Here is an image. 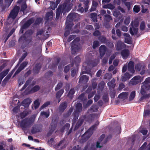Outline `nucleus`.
Returning <instances> with one entry per match:
<instances>
[{
  "label": "nucleus",
  "mask_w": 150,
  "mask_h": 150,
  "mask_svg": "<svg viewBox=\"0 0 150 150\" xmlns=\"http://www.w3.org/2000/svg\"><path fill=\"white\" fill-rule=\"evenodd\" d=\"M105 135L103 134L100 136L97 142L96 145L94 144H91L87 145L84 148L83 150H96V148H100L102 147L104 144L106 142L103 141V140L105 137ZM71 150H80V148L79 146H74L73 147Z\"/></svg>",
  "instance_id": "nucleus-1"
},
{
  "label": "nucleus",
  "mask_w": 150,
  "mask_h": 150,
  "mask_svg": "<svg viewBox=\"0 0 150 150\" xmlns=\"http://www.w3.org/2000/svg\"><path fill=\"white\" fill-rule=\"evenodd\" d=\"M142 84L143 85L142 86L140 91V94L142 96L139 99L140 101L150 97V95L147 94L144 89V88L146 90H148L150 89V77L146 78Z\"/></svg>",
  "instance_id": "nucleus-2"
},
{
  "label": "nucleus",
  "mask_w": 150,
  "mask_h": 150,
  "mask_svg": "<svg viewBox=\"0 0 150 150\" xmlns=\"http://www.w3.org/2000/svg\"><path fill=\"white\" fill-rule=\"evenodd\" d=\"M71 4L69 3L65 2L63 4L59 5L56 12V19H58L60 14L63 13L64 14L68 12L71 9Z\"/></svg>",
  "instance_id": "nucleus-3"
},
{
  "label": "nucleus",
  "mask_w": 150,
  "mask_h": 150,
  "mask_svg": "<svg viewBox=\"0 0 150 150\" xmlns=\"http://www.w3.org/2000/svg\"><path fill=\"white\" fill-rule=\"evenodd\" d=\"M33 33V31L32 29L28 30L24 34L21 36L19 39V41L23 43L28 44L32 41V35Z\"/></svg>",
  "instance_id": "nucleus-4"
},
{
  "label": "nucleus",
  "mask_w": 150,
  "mask_h": 150,
  "mask_svg": "<svg viewBox=\"0 0 150 150\" xmlns=\"http://www.w3.org/2000/svg\"><path fill=\"white\" fill-rule=\"evenodd\" d=\"M79 38H77L71 43V52L73 54H75L80 49V45L79 43Z\"/></svg>",
  "instance_id": "nucleus-5"
},
{
  "label": "nucleus",
  "mask_w": 150,
  "mask_h": 150,
  "mask_svg": "<svg viewBox=\"0 0 150 150\" xmlns=\"http://www.w3.org/2000/svg\"><path fill=\"white\" fill-rule=\"evenodd\" d=\"M20 10L19 6H15L11 11L8 16V18H11L14 20L17 16Z\"/></svg>",
  "instance_id": "nucleus-6"
},
{
  "label": "nucleus",
  "mask_w": 150,
  "mask_h": 150,
  "mask_svg": "<svg viewBox=\"0 0 150 150\" xmlns=\"http://www.w3.org/2000/svg\"><path fill=\"white\" fill-rule=\"evenodd\" d=\"M96 125H94L91 127L82 136V138L86 140L89 138L92 135L93 132L96 129Z\"/></svg>",
  "instance_id": "nucleus-7"
},
{
  "label": "nucleus",
  "mask_w": 150,
  "mask_h": 150,
  "mask_svg": "<svg viewBox=\"0 0 150 150\" xmlns=\"http://www.w3.org/2000/svg\"><path fill=\"white\" fill-rule=\"evenodd\" d=\"M79 14L75 13H70L67 18L66 23L72 22L73 21L77 20Z\"/></svg>",
  "instance_id": "nucleus-8"
},
{
  "label": "nucleus",
  "mask_w": 150,
  "mask_h": 150,
  "mask_svg": "<svg viewBox=\"0 0 150 150\" xmlns=\"http://www.w3.org/2000/svg\"><path fill=\"white\" fill-rule=\"evenodd\" d=\"M141 77L140 76H136L134 77L129 82L130 84L136 85L141 82Z\"/></svg>",
  "instance_id": "nucleus-9"
},
{
  "label": "nucleus",
  "mask_w": 150,
  "mask_h": 150,
  "mask_svg": "<svg viewBox=\"0 0 150 150\" xmlns=\"http://www.w3.org/2000/svg\"><path fill=\"white\" fill-rule=\"evenodd\" d=\"M33 122H16V125L22 128L23 129L29 128L32 125Z\"/></svg>",
  "instance_id": "nucleus-10"
},
{
  "label": "nucleus",
  "mask_w": 150,
  "mask_h": 150,
  "mask_svg": "<svg viewBox=\"0 0 150 150\" xmlns=\"http://www.w3.org/2000/svg\"><path fill=\"white\" fill-rule=\"evenodd\" d=\"M125 44L120 40H118L117 42L116 45V50H117L118 51H120L125 48Z\"/></svg>",
  "instance_id": "nucleus-11"
},
{
  "label": "nucleus",
  "mask_w": 150,
  "mask_h": 150,
  "mask_svg": "<svg viewBox=\"0 0 150 150\" xmlns=\"http://www.w3.org/2000/svg\"><path fill=\"white\" fill-rule=\"evenodd\" d=\"M98 64V61L96 59H95L93 60H89L88 61L87 65L90 67L89 69H91L92 68L96 66Z\"/></svg>",
  "instance_id": "nucleus-12"
},
{
  "label": "nucleus",
  "mask_w": 150,
  "mask_h": 150,
  "mask_svg": "<svg viewBox=\"0 0 150 150\" xmlns=\"http://www.w3.org/2000/svg\"><path fill=\"white\" fill-rule=\"evenodd\" d=\"M34 21V19L33 18H31L26 21L21 27L23 29H25L28 28Z\"/></svg>",
  "instance_id": "nucleus-13"
},
{
  "label": "nucleus",
  "mask_w": 150,
  "mask_h": 150,
  "mask_svg": "<svg viewBox=\"0 0 150 150\" xmlns=\"http://www.w3.org/2000/svg\"><path fill=\"white\" fill-rule=\"evenodd\" d=\"M89 78L88 76L83 75L79 78V83H86L89 80Z\"/></svg>",
  "instance_id": "nucleus-14"
},
{
  "label": "nucleus",
  "mask_w": 150,
  "mask_h": 150,
  "mask_svg": "<svg viewBox=\"0 0 150 150\" xmlns=\"http://www.w3.org/2000/svg\"><path fill=\"white\" fill-rule=\"evenodd\" d=\"M98 39L101 43H109L111 46H113V44L112 42H110L106 38L105 36H100L98 38Z\"/></svg>",
  "instance_id": "nucleus-15"
},
{
  "label": "nucleus",
  "mask_w": 150,
  "mask_h": 150,
  "mask_svg": "<svg viewBox=\"0 0 150 150\" xmlns=\"http://www.w3.org/2000/svg\"><path fill=\"white\" fill-rule=\"evenodd\" d=\"M31 101L29 98H27L25 99L22 102L21 105L23 106L25 108H28L30 104L31 103Z\"/></svg>",
  "instance_id": "nucleus-16"
},
{
  "label": "nucleus",
  "mask_w": 150,
  "mask_h": 150,
  "mask_svg": "<svg viewBox=\"0 0 150 150\" xmlns=\"http://www.w3.org/2000/svg\"><path fill=\"white\" fill-rule=\"evenodd\" d=\"M107 49L106 47L104 45H101L99 47V52L101 57H103Z\"/></svg>",
  "instance_id": "nucleus-17"
},
{
  "label": "nucleus",
  "mask_w": 150,
  "mask_h": 150,
  "mask_svg": "<svg viewBox=\"0 0 150 150\" xmlns=\"http://www.w3.org/2000/svg\"><path fill=\"white\" fill-rule=\"evenodd\" d=\"M121 54L123 59L127 58L129 55V51L128 49H124L121 52Z\"/></svg>",
  "instance_id": "nucleus-18"
},
{
  "label": "nucleus",
  "mask_w": 150,
  "mask_h": 150,
  "mask_svg": "<svg viewBox=\"0 0 150 150\" xmlns=\"http://www.w3.org/2000/svg\"><path fill=\"white\" fill-rule=\"evenodd\" d=\"M134 62L132 61H130L128 64L127 69L129 71L133 73L135 71L134 69Z\"/></svg>",
  "instance_id": "nucleus-19"
},
{
  "label": "nucleus",
  "mask_w": 150,
  "mask_h": 150,
  "mask_svg": "<svg viewBox=\"0 0 150 150\" xmlns=\"http://www.w3.org/2000/svg\"><path fill=\"white\" fill-rule=\"evenodd\" d=\"M41 68V65L40 63L36 64L33 69V72L34 74H38L39 73Z\"/></svg>",
  "instance_id": "nucleus-20"
},
{
  "label": "nucleus",
  "mask_w": 150,
  "mask_h": 150,
  "mask_svg": "<svg viewBox=\"0 0 150 150\" xmlns=\"http://www.w3.org/2000/svg\"><path fill=\"white\" fill-rule=\"evenodd\" d=\"M78 99L83 103H85L87 100V98L85 96V93H81L79 96Z\"/></svg>",
  "instance_id": "nucleus-21"
},
{
  "label": "nucleus",
  "mask_w": 150,
  "mask_h": 150,
  "mask_svg": "<svg viewBox=\"0 0 150 150\" xmlns=\"http://www.w3.org/2000/svg\"><path fill=\"white\" fill-rule=\"evenodd\" d=\"M138 30V28L132 27L129 28V31L131 35H134L137 34Z\"/></svg>",
  "instance_id": "nucleus-22"
},
{
  "label": "nucleus",
  "mask_w": 150,
  "mask_h": 150,
  "mask_svg": "<svg viewBox=\"0 0 150 150\" xmlns=\"http://www.w3.org/2000/svg\"><path fill=\"white\" fill-rule=\"evenodd\" d=\"M42 129V127L41 126H33L32 130V132L33 133L40 132Z\"/></svg>",
  "instance_id": "nucleus-23"
},
{
  "label": "nucleus",
  "mask_w": 150,
  "mask_h": 150,
  "mask_svg": "<svg viewBox=\"0 0 150 150\" xmlns=\"http://www.w3.org/2000/svg\"><path fill=\"white\" fill-rule=\"evenodd\" d=\"M53 13L52 11L50 12H47L46 14L45 17V19L47 21H48L50 19L51 20L53 18Z\"/></svg>",
  "instance_id": "nucleus-24"
},
{
  "label": "nucleus",
  "mask_w": 150,
  "mask_h": 150,
  "mask_svg": "<svg viewBox=\"0 0 150 150\" xmlns=\"http://www.w3.org/2000/svg\"><path fill=\"white\" fill-rule=\"evenodd\" d=\"M56 126L54 122H52L49 127L50 131L47 134V136H49L51 134L52 132L54 131L55 129Z\"/></svg>",
  "instance_id": "nucleus-25"
},
{
  "label": "nucleus",
  "mask_w": 150,
  "mask_h": 150,
  "mask_svg": "<svg viewBox=\"0 0 150 150\" xmlns=\"http://www.w3.org/2000/svg\"><path fill=\"white\" fill-rule=\"evenodd\" d=\"M76 110L74 112H78L79 113L81 112L82 109V105L80 103H77L75 106Z\"/></svg>",
  "instance_id": "nucleus-26"
},
{
  "label": "nucleus",
  "mask_w": 150,
  "mask_h": 150,
  "mask_svg": "<svg viewBox=\"0 0 150 150\" xmlns=\"http://www.w3.org/2000/svg\"><path fill=\"white\" fill-rule=\"evenodd\" d=\"M64 92V90L63 89H61L57 91L56 94V97L57 99H59L58 103H59L61 100L60 98L63 94Z\"/></svg>",
  "instance_id": "nucleus-27"
},
{
  "label": "nucleus",
  "mask_w": 150,
  "mask_h": 150,
  "mask_svg": "<svg viewBox=\"0 0 150 150\" xmlns=\"http://www.w3.org/2000/svg\"><path fill=\"white\" fill-rule=\"evenodd\" d=\"M67 103L66 102H63L60 104L59 107V110L60 111H64L67 107Z\"/></svg>",
  "instance_id": "nucleus-28"
},
{
  "label": "nucleus",
  "mask_w": 150,
  "mask_h": 150,
  "mask_svg": "<svg viewBox=\"0 0 150 150\" xmlns=\"http://www.w3.org/2000/svg\"><path fill=\"white\" fill-rule=\"evenodd\" d=\"M40 87L39 85H35L30 90L28 93H31L37 92L40 90Z\"/></svg>",
  "instance_id": "nucleus-29"
},
{
  "label": "nucleus",
  "mask_w": 150,
  "mask_h": 150,
  "mask_svg": "<svg viewBox=\"0 0 150 150\" xmlns=\"http://www.w3.org/2000/svg\"><path fill=\"white\" fill-rule=\"evenodd\" d=\"M128 92H122L118 96V98L123 100L126 99L128 98Z\"/></svg>",
  "instance_id": "nucleus-30"
},
{
  "label": "nucleus",
  "mask_w": 150,
  "mask_h": 150,
  "mask_svg": "<svg viewBox=\"0 0 150 150\" xmlns=\"http://www.w3.org/2000/svg\"><path fill=\"white\" fill-rule=\"evenodd\" d=\"M35 117L36 116L35 115H32L30 118L25 119L21 122H34Z\"/></svg>",
  "instance_id": "nucleus-31"
},
{
  "label": "nucleus",
  "mask_w": 150,
  "mask_h": 150,
  "mask_svg": "<svg viewBox=\"0 0 150 150\" xmlns=\"http://www.w3.org/2000/svg\"><path fill=\"white\" fill-rule=\"evenodd\" d=\"M65 24L66 25L65 29H68L72 30V28L74 24L71 22H67L66 21Z\"/></svg>",
  "instance_id": "nucleus-32"
},
{
  "label": "nucleus",
  "mask_w": 150,
  "mask_h": 150,
  "mask_svg": "<svg viewBox=\"0 0 150 150\" xmlns=\"http://www.w3.org/2000/svg\"><path fill=\"white\" fill-rule=\"evenodd\" d=\"M115 80L113 79L110 81L108 83V85L109 86L110 89L112 88L115 87Z\"/></svg>",
  "instance_id": "nucleus-33"
},
{
  "label": "nucleus",
  "mask_w": 150,
  "mask_h": 150,
  "mask_svg": "<svg viewBox=\"0 0 150 150\" xmlns=\"http://www.w3.org/2000/svg\"><path fill=\"white\" fill-rule=\"evenodd\" d=\"M79 115V113L77 112H74L73 114V119L72 122H76Z\"/></svg>",
  "instance_id": "nucleus-34"
},
{
  "label": "nucleus",
  "mask_w": 150,
  "mask_h": 150,
  "mask_svg": "<svg viewBox=\"0 0 150 150\" xmlns=\"http://www.w3.org/2000/svg\"><path fill=\"white\" fill-rule=\"evenodd\" d=\"M13 74V72H12V71L10 72L4 79L3 81V83H5L6 84L7 82L10 79Z\"/></svg>",
  "instance_id": "nucleus-35"
},
{
  "label": "nucleus",
  "mask_w": 150,
  "mask_h": 150,
  "mask_svg": "<svg viewBox=\"0 0 150 150\" xmlns=\"http://www.w3.org/2000/svg\"><path fill=\"white\" fill-rule=\"evenodd\" d=\"M91 18L95 22L97 21V15L96 13H92L90 14Z\"/></svg>",
  "instance_id": "nucleus-36"
},
{
  "label": "nucleus",
  "mask_w": 150,
  "mask_h": 150,
  "mask_svg": "<svg viewBox=\"0 0 150 150\" xmlns=\"http://www.w3.org/2000/svg\"><path fill=\"white\" fill-rule=\"evenodd\" d=\"M81 60V58L79 56H77L76 57L74 58L73 63V64H74V63L76 66H77L80 62Z\"/></svg>",
  "instance_id": "nucleus-37"
},
{
  "label": "nucleus",
  "mask_w": 150,
  "mask_h": 150,
  "mask_svg": "<svg viewBox=\"0 0 150 150\" xmlns=\"http://www.w3.org/2000/svg\"><path fill=\"white\" fill-rule=\"evenodd\" d=\"M75 92V91L74 88L71 89L68 93V96L70 98H72L73 96V95L74 94Z\"/></svg>",
  "instance_id": "nucleus-38"
},
{
  "label": "nucleus",
  "mask_w": 150,
  "mask_h": 150,
  "mask_svg": "<svg viewBox=\"0 0 150 150\" xmlns=\"http://www.w3.org/2000/svg\"><path fill=\"white\" fill-rule=\"evenodd\" d=\"M43 19L42 18L40 17L37 18L35 20L34 24L35 25H39L42 22Z\"/></svg>",
  "instance_id": "nucleus-39"
},
{
  "label": "nucleus",
  "mask_w": 150,
  "mask_h": 150,
  "mask_svg": "<svg viewBox=\"0 0 150 150\" xmlns=\"http://www.w3.org/2000/svg\"><path fill=\"white\" fill-rule=\"evenodd\" d=\"M64 84V82H59L56 86L55 87L54 90L55 91H57L60 88H61L62 86H63Z\"/></svg>",
  "instance_id": "nucleus-40"
},
{
  "label": "nucleus",
  "mask_w": 150,
  "mask_h": 150,
  "mask_svg": "<svg viewBox=\"0 0 150 150\" xmlns=\"http://www.w3.org/2000/svg\"><path fill=\"white\" fill-rule=\"evenodd\" d=\"M93 101L92 100H89L86 103H83V106L84 108H87L92 104Z\"/></svg>",
  "instance_id": "nucleus-41"
},
{
  "label": "nucleus",
  "mask_w": 150,
  "mask_h": 150,
  "mask_svg": "<svg viewBox=\"0 0 150 150\" xmlns=\"http://www.w3.org/2000/svg\"><path fill=\"white\" fill-rule=\"evenodd\" d=\"M136 96V93L135 91H132L130 93L129 97V100L131 101L133 100L134 98Z\"/></svg>",
  "instance_id": "nucleus-42"
},
{
  "label": "nucleus",
  "mask_w": 150,
  "mask_h": 150,
  "mask_svg": "<svg viewBox=\"0 0 150 150\" xmlns=\"http://www.w3.org/2000/svg\"><path fill=\"white\" fill-rule=\"evenodd\" d=\"M27 6L26 3H23L21 6L20 11L24 12L27 8Z\"/></svg>",
  "instance_id": "nucleus-43"
},
{
  "label": "nucleus",
  "mask_w": 150,
  "mask_h": 150,
  "mask_svg": "<svg viewBox=\"0 0 150 150\" xmlns=\"http://www.w3.org/2000/svg\"><path fill=\"white\" fill-rule=\"evenodd\" d=\"M15 29L13 28L12 29V30H11L10 33H9V34H8V35H7L6 37L5 40L4 41V42L5 43L7 41V40L8 39V38H9V37L13 34V33L15 32Z\"/></svg>",
  "instance_id": "nucleus-44"
},
{
  "label": "nucleus",
  "mask_w": 150,
  "mask_h": 150,
  "mask_svg": "<svg viewBox=\"0 0 150 150\" xmlns=\"http://www.w3.org/2000/svg\"><path fill=\"white\" fill-rule=\"evenodd\" d=\"M146 26L145 25V23L144 21H142L141 22L140 25V29L141 31H144L145 28Z\"/></svg>",
  "instance_id": "nucleus-45"
},
{
  "label": "nucleus",
  "mask_w": 150,
  "mask_h": 150,
  "mask_svg": "<svg viewBox=\"0 0 150 150\" xmlns=\"http://www.w3.org/2000/svg\"><path fill=\"white\" fill-rule=\"evenodd\" d=\"M27 63L26 62H24L22 63L18 69H17V71L16 72H16L19 70V69H23L27 65Z\"/></svg>",
  "instance_id": "nucleus-46"
},
{
  "label": "nucleus",
  "mask_w": 150,
  "mask_h": 150,
  "mask_svg": "<svg viewBox=\"0 0 150 150\" xmlns=\"http://www.w3.org/2000/svg\"><path fill=\"white\" fill-rule=\"evenodd\" d=\"M150 115V110L146 109L145 110L144 112V117H146L147 116H149Z\"/></svg>",
  "instance_id": "nucleus-47"
},
{
  "label": "nucleus",
  "mask_w": 150,
  "mask_h": 150,
  "mask_svg": "<svg viewBox=\"0 0 150 150\" xmlns=\"http://www.w3.org/2000/svg\"><path fill=\"white\" fill-rule=\"evenodd\" d=\"M70 65L71 66V67L73 66V64H69L65 67L64 70V71L65 73H67L69 71L70 69Z\"/></svg>",
  "instance_id": "nucleus-48"
},
{
  "label": "nucleus",
  "mask_w": 150,
  "mask_h": 150,
  "mask_svg": "<svg viewBox=\"0 0 150 150\" xmlns=\"http://www.w3.org/2000/svg\"><path fill=\"white\" fill-rule=\"evenodd\" d=\"M28 114V112L23 111L20 114V116L21 118L23 119Z\"/></svg>",
  "instance_id": "nucleus-49"
},
{
  "label": "nucleus",
  "mask_w": 150,
  "mask_h": 150,
  "mask_svg": "<svg viewBox=\"0 0 150 150\" xmlns=\"http://www.w3.org/2000/svg\"><path fill=\"white\" fill-rule=\"evenodd\" d=\"M5 6L6 3H5V2L3 4V0H0V7L2 8L3 11H4L6 8H7V7Z\"/></svg>",
  "instance_id": "nucleus-50"
},
{
  "label": "nucleus",
  "mask_w": 150,
  "mask_h": 150,
  "mask_svg": "<svg viewBox=\"0 0 150 150\" xmlns=\"http://www.w3.org/2000/svg\"><path fill=\"white\" fill-rule=\"evenodd\" d=\"M103 8H108L109 9L112 10L115 7L112 4H110L103 6Z\"/></svg>",
  "instance_id": "nucleus-51"
},
{
  "label": "nucleus",
  "mask_w": 150,
  "mask_h": 150,
  "mask_svg": "<svg viewBox=\"0 0 150 150\" xmlns=\"http://www.w3.org/2000/svg\"><path fill=\"white\" fill-rule=\"evenodd\" d=\"M104 20L107 22H109L112 20L111 17L109 15L105 14L104 15Z\"/></svg>",
  "instance_id": "nucleus-52"
},
{
  "label": "nucleus",
  "mask_w": 150,
  "mask_h": 150,
  "mask_svg": "<svg viewBox=\"0 0 150 150\" xmlns=\"http://www.w3.org/2000/svg\"><path fill=\"white\" fill-rule=\"evenodd\" d=\"M99 46V44L98 41L96 40L93 42L92 47L93 49H96Z\"/></svg>",
  "instance_id": "nucleus-53"
},
{
  "label": "nucleus",
  "mask_w": 150,
  "mask_h": 150,
  "mask_svg": "<svg viewBox=\"0 0 150 150\" xmlns=\"http://www.w3.org/2000/svg\"><path fill=\"white\" fill-rule=\"evenodd\" d=\"M140 8L139 6L137 5H135L133 8V11L134 12L136 13H138L140 11Z\"/></svg>",
  "instance_id": "nucleus-54"
},
{
  "label": "nucleus",
  "mask_w": 150,
  "mask_h": 150,
  "mask_svg": "<svg viewBox=\"0 0 150 150\" xmlns=\"http://www.w3.org/2000/svg\"><path fill=\"white\" fill-rule=\"evenodd\" d=\"M40 105V103L38 100H35L34 102V107L35 109L38 108Z\"/></svg>",
  "instance_id": "nucleus-55"
},
{
  "label": "nucleus",
  "mask_w": 150,
  "mask_h": 150,
  "mask_svg": "<svg viewBox=\"0 0 150 150\" xmlns=\"http://www.w3.org/2000/svg\"><path fill=\"white\" fill-rule=\"evenodd\" d=\"M9 71V69H7L2 72L0 74L4 78L8 74Z\"/></svg>",
  "instance_id": "nucleus-56"
},
{
  "label": "nucleus",
  "mask_w": 150,
  "mask_h": 150,
  "mask_svg": "<svg viewBox=\"0 0 150 150\" xmlns=\"http://www.w3.org/2000/svg\"><path fill=\"white\" fill-rule=\"evenodd\" d=\"M116 93V91L115 90H113L110 91V95L112 98H114Z\"/></svg>",
  "instance_id": "nucleus-57"
},
{
  "label": "nucleus",
  "mask_w": 150,
  "mask_h": 150,
  "mask_svg": "<svg viewBox=\"0 0 150 150\" xmlns=\"http://www.w3.org/2000/svg\"><path fill=\"white\" fill-rule=\"evenodd\" d=\"M88 3L89 2L88 1H86L84 2V10L86 12H87L88 11L89 6H88Z\"/></svg>",
  "instance_id": "nucleus-58"
},
{
  "label": "nucleus",
  "mask_w": 150,
  "mask_h": 150,
  "mask_svg": "<svg viewBox=\"0 0 150 150\" xmlns=\"http://www.w3.org/2000/svg\"><path fill=\"white\" fill-rule=\"evenodd\" d=\"M13 0H5V3H6V6L8 8L10 5L11 3Z\"/></svg>",
  "instance_id": "nucleus-59"
},
{
  "label": "nucleus",
  "mask_w": 150,
  "mask_h": 150,
  "mask_svg": "<svg viewBox=\"0 0 150 150\" xmlns=\"http://www.w3.org/2000/svg\"><path fill=\"white\" fill-rule=\"evenodd\" d=\"M132 27H134L137 28L139 26V22L138 21L136 20L134 22H132Z\"/></svg>",
  "instance_id": "nucleus-60"
},
{
  "label": "nucleus",
  "mask_w": 150,
  "mask_h": 150,
  "mask_svg": "<svg viewBox=\"0 0 150 150\" xmlns=\"http://www.w3.org/2000/svg\"><path fill=\"white\" fill-rule=\"evenodd\" d=\"M50 103L49 101H47L45 103L40 107V108L41 109H43L47 107L48 105H50Z\"/></svg>",
  "instance_id": "nucleus-61"
},
{
  "label": "nucleus",
  "mask_w": 150,
  "mask_h": 150,
  "mask_svg": "<svg viewBox=\"0 0 150 150\" xmlns=\"http://www.w3.org/2000/svg\"><path fill=\"white\" fill-rule=\"evenodd\" d=\"M112 38L114 40H116L117 39V38L115 36V30L114 28H113L112 29Z\"/></svg>",
  "instance_id": "nucleus-62"
},
{
  "label": "nucleus",
  "mask_w": 150,
  "mask_h": 150,
  "mask_svg": "<svg viewBox=\"0 0 150 150\" xmlns=\"http://www.w3.org/2000/svg\"><path fill=\"white\" fill-rule=\"evenodd\" d=\"M91 109L92 110L93 112H96L98 111V108L96 105H93L91 108Z\"/></svg>",
  "instance_id": "nucleus-63"
},
{
  "label": "nucleus",
  "mask_w": 150,
  "mask_h": 150,
  "mask_svg": "<svg viewBox=\"0 0 150 150\" xmlns=\"http://www.w3.org/2000/svg\"><path fill=\"white\" fill-rule=\"evenodd\" d=\"M142 68V65L140 64H137L135 66V69L138 71H140Z\"/></svg>",
  "instance_id": "nucleus-64"
}]
</instances>
